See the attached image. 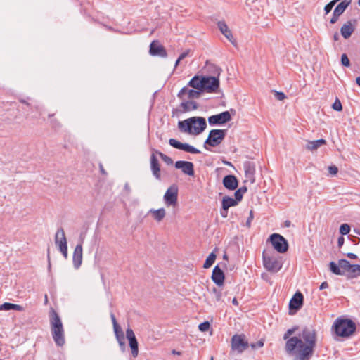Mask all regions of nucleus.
I'll return each mask as SVG.
<instances>
[{"label": "nucleus", "instance_id": "f257e3e1", "mask_svg": "<svg viewBox=\"0 0 360 360\" xmlns=\"http://www.w3.org/2000/svg\"><path fill=\"white\" fill-rule=\"evenodd\" d=\"M296 329V328H290L283 335V339L287 340L285 351L288 354L294 356L293 360H309L316 345V330L312 327H306L299 337L290 338Z\"/></svg>", "mask_w": 360, "mask_h": 360}, {"label": "nucleus", "instance_id": "f03ea898", "mask_svg": "<svg viewBox=\"0 0 360 360\" xmlns=\"http://www.w3.org/2000/svg\"><path fill=\"white\" fill-rule=\"evenodd\" d=\"M181 131L193 135L201 134L207 127L206 121L202 117H193L178 123Z\"/></svg>", "mask_w": 360, "mask_h": 360}, {"label": "nucleus", "instance_id": "7ed1b4c3", "mask_svg": "<svg viewBox=\"0 0 360 360\" xmlns=\"http://www.w3.org/2000/svg\"><path fill=\"white\" fill-rule=\"evenodd\" d=\"M51 330L53 339L58 346H63L65 344V333L62 321L58 314L52 310L51 315Z\"/></svg>", "mask_w": 360, "mask_h": 360}, {"label": "nucleus", "instance_id": "20e7f679", "mask_svg": "<svg viewBox=\"0 0 360 360\" xmlns=\"http://www.w3.org/2000/svg\"><path fill=\"white\" fill-rule=\"evenodd\" d=\"M335 333L340 337H349L356 329L355 323L349 319H338L333 326Z\"/></svg>", "mask_w": 360, "mask_h": 360}, {"label": "nucleus", "instance_id": "39448f33", "mask_svg": "<svg viewBox=\"0 0 360 360\" xmlns=\"http://www.w3.org/2000/svg\"><path fill=\"white\" fill-rule=\"evenodd\" d=\"M262 259L264 267L269 272L276 273L282 268L281 260L274 253L264 251Z\"/></svg>", "mask_w": 360, "mask_h": 360}, {"label": "nucleus", "instance_id": "423d86ee", "mask_svg": "<svg viewBox=\"0 0 360 360\" xmlns=\"http://www.w3.org/2000/svg\"><path fill=\"white\" fill-rule=\"evenodd\" d=\"M226 136V130L222 129H212L210 131L207 139L205 140L204 147L207 148L206 146L215 147L219 146L224 140Z\"/></svg>", "mask_w": 360, "mask_h": 360}, {"label": "nucleus", "instance_id": "0eeeda50", "mask_svg": "<svg viewBox=\"0 0 360 360\" xmlns=\"http://www.w3.org/2000/svg\"><path fill=\"white\" fill-rule=\"evenodd\" d=\"M215 68V73L217 76L220 75L221 69L213 66ZM205 85L203 90L207 92H214L219 86V80L218 77H204Z\"/></svg>", "mask_w": 360, "mask_h": 360}, {"label": "nucleus", "instance_id": "6e6552de", "mask_svg": "<svg viewBox=\"0 0 360 360\" xmlns=\"http://www.w3.org/2000/svg\"><path fill=\"white\" fill-rule=\"evenodd\" d=\"M55 243L65 258L68 257V245L65 231L63 228L57 230L55 234Z\"/></svg>", "mask_w": 360, "mask_h": 360}, {"label": "nucleus", "instance_id": "1a4fd4ad", "mask_svg": "<svg viewBox=\"0 0 360 360\" xmlns=\"http://www.w3.org/2000/svg\"><path fill=\"white\" fill-rule=\"evenodd\" d=\"M269 240L277 252L284 253L288 250V242L282 236L274 233L270 236Z\"/></svg>", "mask_w": 360, "mask_h": 360}, {"label": "nucleus", "instance_id": "9d476101", "mask_svg": "<svg viewBox=\"0 0 360 360\" xmlns=\"http://www.w3.org/2000/svg\"><path fill=\"white\" fill-rule=\"evenodd\" d=\"M164 201L167 207H174L177 204L178 188L176 185L171 186L164 195Z\"/></svg>", "mask_w": 360, "mask_h": 360}, {"label": "nucleus", "instance_id": "9b49d317", "mask_svg": "<svg viewBox=\"0 0 360 360\" xmlns=\"http://www.w3.org/2000/svg\"><path fill=\"white\" fill-rule=\"evenodd\" d=\"M248 347V343L245 340V336L241 335H235L231 338V348L238 353H242Z\"/></svg>", "mask_w": 360, "mask_h": 360}, {"label": "nucleus", "instance_id": "f8f14e48", "mask_svg": "<svg viewBox=\"0 0 360 360\" xmlns=\"http://www.w3.org/2000/svg\"><path fill=\"white\" fill-rule=\"evenodd\" d=\"M169 143L170 146L175 148L182 150L188 153H191L193 154L200 153V151L198 149L194 148L193 146H190L188 143H182L174 139H170L169 140Z\"/></svg>", "mask_w": 360, "mask_h": 360}, {"label": "nucleus", "instance_id": "ddd939ff", "mask_svg": "<svg viewBox=\"0 0 360 360\" xmlns=\"http://www.w3.org/2000/svg\"><path fill=\"white\" fill-rule=\"evenodd\" d=\"M126 336L129 340V346L131 349V354L135 358L139 354L138 342L133 330L128 328L126 330Z\"/></svg>", "mask_w": 360, "mask_h": 360}, {"label": "nucleus", "instance_id": "4468645a", "mask_svg": "<svg viewBox=\"0 0 360 360\" xmlns=\"http://www.w3.org/2000/svg\"><path fill=\"white\" fill-rule=\"evenodd\" d=\"M231 115L229 112L224 111L217 115H214L208 118L210 124H223L231 120Z\"/></svg>", "mask_w": 360, "mask_h": 360}, {"label": "nucleus", "instance_id": "2eb2a0df", "mask_svg": "<svg viewBox=\"0 0 360 360\" xmlns=\"http://www.w3.org/2000/svg\"><path fill=\"white\" fill-rule=\"evenodd\" d=\"M201 91L195 89H189L187 87H184L178 94V96L183 101L186 99L197 98L200 96Z\"/></svg>", "mask_w": 360, "mask_h": 360}, {"label": "nucleus", "instance_id": "dca6fc26", "mask_svg": "<svg viewBox=\"0 0 360 360\" xmlns=\"http://www.w3.org/2000/svg\"><path fill=\"white\" fill-rule=\"evenodd\" d=\"M175 167L181 169L182 172L188 176L194 175V166L191 162L179 160L175 162Z\"/></svg>", "mask_w": 360, "mask_h": 360}, {"label": "nucleus", "instance_id": "f3484780", "mask_svg": "<svg viewBox=\"0 0 360 360\" xmlns=\"http://www.w3.org/2000/svg\"><path fill=\"white\" fill-rule=\"evenodd\" d=\"M238 204V202L234 198L229 196H224L221 202L222 209L221 210V215L224 218L226 217L229 208L236 206Z\"/></svg>", "mask_w": 360, "mask_h": 360}, {"label": "nucleus", "instance_id": "a211bd4d", "mask_svg": "<svg viewBox=\"0 0 360 360\" xmlns=\"http://www.w3.org/2000/svg\"><path fill=\"white\" fill-rule=\"evenodd\" d=\"M218 28L222 34L233 44L236 45V41L233 37L231 30L224 21H219L217 23Z\"/></svg>", "mask_w": 360, "mask_h": 360}, {"label": "nucleus", "instance_id": "6ab92c4d", "mask_svg": "<svg viewBox=\"0 0 360 360\" xmlns=\"http://www.w3.org/2000/svg\"><path fill=\"white\" fill-rule=\"evenodd\" d=\"M150 53L152 56H159L163 58H165L167 56V51L164 46L156 41H154L150 44Z\"/></svg>", "mask_w": 360, "mask_h": 360}, {"label": "nucleus", "instance_id": "aec40b11", "mask_svg": "<svg viewBox=\"0 0 360 360\" xmlns=\"http://www.w3.org/2000/svg\"><path fill=\"white\" fill-rule=\"evenodd\" d=\"M83 254H82V243L77 245L74 252H73V257H72V262L73 265L75 269H79L82 263V258H83Z\"/></svg>", "mask_w": 360, "mask_h": 360}, {"label": "nucleus", "instance_id": "412c9836", "mask_svg": "<svg viewBox=\"0 0 360 360\" xmlns=\"http://www.w3.org/2000/svg\"><path fill=\"white\" fill-rule=\"evenodd\" d=\"M303 295L300 292H297L290 301V309L295 310L300 309L303 304Z\"/></svg>", "mask_w": 360, "mask_h": 360}, {"label": "nucleus", "instance_id": "4be33fe9", "mask_svg": "<svg viewBox=\"0 0 360 360\" xmlns=\"http://www.w3.org/2000/svg\"><path fill=\"white\" fill-rule=\"evenodd\" d=\"M355 21L352 22L351 20L347 21L343 24L340 28L341 35L345 39H348L355 30Z\"/></svg>", "mask_w": 360, "mask_h": 360}, {"label": "nucleus", "instance_id": "5701e85b", "mask_svg": "<svg viewBox=\"0 0 360 360\" xmlns=\"http://www.w3.org/2000/svg\"><path fill=\"white\" fill-rule=\"evenodd\" d=\"M212 279L213 282L219 286L224 284V274L223 271L218 266H216L212 271Z\"/></svg>", "mask_w": 360, "mask_h": 360}, {"label": "nucleus", "instance_id": "b1692460", "mask_svg": "<svg viewBox=\"0 0 360 360\" xmlns=\"http://www.w3.org/2000/svg\"><path fill=\"white\" fill-rule=\"evenodd\" d=\"M150 168H151L153 176L157 179H160V164H159V161L154 153H153L150 155Z\"/></svg>", "mask_w": 360, "mask_h": 360}, {"label": "nucleus", "instance_id": "393cba45", "mask_svg": "<svg viewBox=\"0 0 360 360\" xmlns=\"http://www.w3.org/2000/svg\"><path fill=\"white\" fill-rule=\"evenodd\" d=\"M148 214L151 215V217L153 219V220L158 223H160L165 219L166 216V210L163 207L159 209L153 208L148 211Z\"/></svg>", "mask_w": 360, "mask_h": 360}, {"label": "nucleus", "instance_id": "a878e982", "mask_svg": "<svg viewBox=\"0 0 360 360\" xmlns=\"http://www.w3.org/2000/svg\"><path fill=\"white\" fill-rule=\"evenodd\" d=\"M224 187L229 190L233 191L238 187L237 178L233 175H227L223 179Z\"/></svg>", "mask_w": 360, "mask_h": 360}, {"label": "nucleus", "instance_id": "bb28decb", "mask_svg": "<svg viewBox=\"0 0 360 360\" xmlns=\"http://www.w3.org/2000/svg\"><path fill=\"white\" fill-rule=\"evenodd\" d=\"M204 77L195 76L188 82V86H191L200 91H203V86L205 85Z\"/></svg>", "mask_w": 360, "mask_h": 360}, {"label": "nucleus", "instance_id": "cd10ccee", "mask_svg": "<svg viewBox=\"0 0 360 360\" xmlns=\"http://www.w3.org/2000/svg\"><path fill=\"white\" fill-rule=\"evenodd\" d=\"M244 170L245 176L252 182H254V175L255 172V166L252 162H248L244 164Z\"/></svg>", "mask_w": 360, "mask_h": 360}, {"label": "nucleus", "instance_id": "c85d7f7f", "mask_svg": "<svg viewBox=\"0 0 360 360\" xmlns=\"http://www.w3.org/2000/svg\"><path fill=\"white\" fill-rule=\"evenodd\" d=\"M326 144V141L323 139L315 141H309L306 145V148L309 150L314 151Z\"/></svg>", "mask_w": 360, "mask_h": 360}, {"label": "nucleus", "instance_id": "c756f323", "mask_svg": "<svg viewBox=\"0 0 360 360\" xmlns=\"http://www.w3.org/2000/svg\"><path fill=\"white\" fill-rule=\"evenodd\" d=\"M15 310L22 311L25 310L24 307L20 304L4 302L0 305V311Z\"/></svg>", "mask_w": 360, "mask_h": 360}, {"label": "nucleus", "instance_id": "7c9ffc66", "mask_svg": "<svg viewBox=\"0 0 360 360\" xmlns=\"http://www.w3.org/2000/svg\"><path fill=\"white\" fill-rule=\"evenodd\" d=\"M116 339L121 347H124V336L121 328L119 326L113 328Z\"/></svg>", "mask_w": 360, "mask_h": 360}, {"label": "nucleus", "instance_id": "2f4dec72", "mask_svg": "<svg viewBox=\"0 0 360 360\" xmlns=\"http://www.w3.org/2000/svg\"><path fill=\"white\" fill-rule=\"evenodd\" d=\"M351 0H344L343 1L340 2L335 8L334 12H335V14H339L340 15H342L344 11L346 10L347 6L350 4Z\"/></svg>", "mask_w": 360, "mask_h": 360}, {"label": "nucleus", "instance_id": "473e14b6", "mask_svg": "<svg viewBox=\"0 0 360 360\" xmlns=\"http://www.w3.org/2000/svg\"><path fill=\"white\" fill-rule=\"evenodd\" d=\"M181 105L184 111H190L197 108V104L193 101H184Z\"/></svg>", "mask_w": 360, "mask_h": 360}, {"label": "nucleus", "instance_id": "72a5a7b5", "mask_svg": "<svg viewBox=\"0 0 360 360\" xmlns=\"http://www.w3.org/2000/svg\"><path fill=\"white\" fill-rule=\"evenodd\" d=\"M351 278H356L360 276V265L352 264L350 269L348 272Z\"/></svg>", "mask_w": 360, "mask_h": 360}, {"label": "nucleus", "instance_id": "f704fd0d", "mask_svg": "<svg viewBox=\"0 0 360 360\" xmlns=\"http://www.w3.org/2000/svg\"><path fill=\"white\" fill-rule=\"evenodd\" d=\"M216 257L217 256H216L215 253L211 252L207 257V259L203 264V267L205 269L210 268L214 264V262L216 259Z\"/></svg>", "mask_w": 360, "mask_h": 360}, {"label": "nucleus", "instance_id": "c9c22d12", "mask_svg": "<svg viewBox=\"0 0 360 360\" xmlns=\"http://www.w3.org/2000/svg\"><path fill=\"white\" fill-rule=\"evenodd\" d=\"M330 270L336 275H342L343 271L340 269L339 264L338 265L334 262H330L329 264Z\"/></svg>", "mask_w": 360, "mask_h": 360}, {"label": "nucleus", "instance_id": "e433bc0d", "mask_svg": "<svg viewBox=\"0 0 360 360\" xmlns=\"http://www.w3.org/2000/svg\"><path fill=\"white\" fill-rule=\"evenodd\" d=\"M192 55L193 51L191 49H186V51L182 52L175 63V67H176L179 64L181 60H182L183 59L188 56H192Z\"/></svg>", "mask_w": 360, "mask_h": 360}, {"label": "nucleus", "instance_id": "4c0bfd02", "mask_svg": "<svg viewBox=\"0 0 360 360\" xmlns=\"http://www.w3.org/2000/svg\"><path fill=\"white\" fill-rule=\"evenodd\" d=\"M338 264L340 269L349 272L352 264L346 259H340L338 261Z\"/></svg>", "mask_w": 360, "mask_h": 360}, {"label": "nucleus", "instance_id": "58836bf2", "mask_svg": "<svg viewBox=\"0 0 360 360\" xmlns=\"http://www.w3.org/2000/svg\"><path fill=\"white\" fill-rule=\"evenodd\" d=\"M155 153H158L161 159L167 165H172L173 163V160L169 156L165 155L164 153L159 152L158 150H155Z\"/></svg>", "mask_w": 360, "mask_h": 360}, {"label": "nucleus", "instance_id": "ea45409f", "mask_svg": "<svg viewBox=\"0 0 360 360\" xmlns=\"http://www.w3.org/2000/svg\"><path fill=\"white\" fill-rule=\"evenodd\" d=\"M350 231V226L347 224H342L340 227V233L342 235H347Z\"/></svg>", "mask_w": 360, "mask_h": 360}, {"label": "nucleus", "instance_id": "a19ab883", "mask_svg": "<svg viewBox=\"0 0 360 360\" xmlns=\"http://www.w3.org/2000/svg\"><path fill=\"white\" fill-rule=\"evenodd\" d=\"M339 0H333L331 1L330 3H328L327 5H326L325 8H324V10H325V12H326V14H328L329 13L333 7L335 6V4Z\"/></svg>", "mask_w": 360, "mask_h": 360}, {"label": "nucleus", "instance_id": "79ce46f5", "mask_svg": "<svg viewBox=\"0 0 360 360\" xmlns=\"http://www.w3.org/2000/svg\"><path fill=\"white\" fill-rule=\"evenodd\" d=\"M210 324L208 321H205L198 326V328L202 332L207 331L210 329Z\"/></svg>", "mask_w": 360, "mask_h": 360}, {"label": "nucleus", "instance_id": "37998d69", "mask_svg": "<svg viewBox=\"0 0 360 360\" xmlns=\"http://www.w3.org/2000/svg\"><path fill=\"white\" fill-rule=\"evenodd\" d=\"M341 63L345 67H349L350 65L349 60L345 53H343L341 56Z\"/></svg>", "mask_w": 360, "mask_h": 360}, {"label": "nucleus", "instance_id": "c03bdc74", "mask_svg": "<svg viewBox=\"0 0 360 360\" xmlns=\"http://www.w3.org/2000/svg\"><path fill=\"white\" fill-rule=\"evenodd\" d=\"M333 108L336 111H340L342 109V104L339 100H336L333 104Z\"/></svg>", "mask_w": 360, "mask_h": 360}, {"label": "nucleus", "instance_id": "a18cd8bd", "mask_svg": "<svg viewBox=\"0 0 360 360\" xmlns=\"http://www.w3.org/2000/svg\"><path fill=\"white\" fill-rule=\"evenodd\" d=\"M328 172L333 176L336 175L338 172V168L335 165L329 166L328 167Z\"/></svg>", "mask_w": 360, "mask_h": 360}, {"label": "nucleus", "instance_id": "49530a36", "mask_svg": "<svg viewBox=\"0 0 360 360\" xmlns=\"http://www.w3.org/2000/svg\"><path fill=\"white\" fill-rule=\"evenodd\" d=\"M274 96L276 98L278 101H283L286 98L285 95L283 92H279L276 91H274Z\"/></svg>", "mask_w": 360, "mask_h": 360}, {"label": "nucleus", "instance_id": "de8ad7c7", "mask_svg": "<svg viewBox=\"0 0 360 360\" xmlns=\"http://www.w3.org/2000/svg\"><path fill=\"white\" fill-rule=\"evenodd\" d=\"M212 292L214 295L215 301H219L221 297V292L219 290H217L216 288H214Z\"/></svg>", "mask_w": 360, "mask_h": 360}, {"label": "nucleus", "instance_id": "09e8293b", "mask_svg": "<svg viewBox=\"0 0 360 360\" xmlns=\"http://www.w3.org/2000/svg\"><path fill=\"white\" fill-rule=\"evenodd\" d=\"M234 199L237 200L238 202H239L242 200L243 194L241 193L240 191L237 190L234 193Z\"/></svg>", "mask_w": 360, "mask_h": 360}, {"label": "nucleus", "instance_id": "8fccbe9b", "mask_svg": "<svg viewBox=\"0 0 360 360\" xmlns=\"http://www.w3.org/2000/svg\"><path fill=\"white\" fill-rule=\"evenodd\" d=\"M252 219H253V213H252V211L251 210L250 212V216L246 221L247 226H248V227L250 226Z\"/></svg>", "mask_w": 360, "mask_h": 360}, {"label": "nucleus", "instance_id": "3c124183", "mask_svg": "<svg viewBox=\"0 0 360 360\" xmlns=\"http://www.w3.org/2000/svg\"><path fill=\"white\" fill-rule=\"evenodd\" d=\"M263 346H264V340H259L256 344L251 345V347L252 348L262 347Z\"/></svg>", "mask_w": 360, "mask_h": 360}, {"label": "nucleus", "instance_id": "603ef678", "mask_svg": "<svg viewBox=\"0 0 360 360\" xmlns=\"http://www.w3.org/2000/svg\"><path fill=\"white\" fill-rule=\"evenodd\" d=\"M339 16H340L339 14L336 15L335 12L333 11V17L330 19V23H332V24L335 23L338 21Z\"/></svg>", "mask_w": 360, "mask_h": 360}, {"label": "nucleus", "instance_id": "864d4df0", "mask_svg": "<svg viewBox=\"0 0 360 360\" xmlns=\"http://www.w3.org/2000/svg\"><path fill=\"white\" fill-rule=\"evenodd\" d=\"M110 318H111V320H112V324H113V328L119 326V325H118V323L117 322L116 318H115V315L113 314H111Z\"/></svg>", "mask_w": 360, "mask_h": 360}, {"label": "nucleus", "instance_id": "5fc2aeb1", "mask_svg": "<svg viewBox=\"0 0 360 360\" xmlns=\"http://www.w3.org/2000/svg\"><path fill=\"white\" fill-rule=\"evenodd\" d=\"M328 287V283H327L326 281H325V282H323V283L321 284V285H320V287H319V289H320V290H323V289L327 288Z\"/></svg>", "mask_w": 360, "mask_h": 360}, {"label": "nucleus", "instance_id": "6e6d98bb", "mask_svg": "<svg viewBox=\"0 0 360 360\" xmlns=\"http://www.w3.org/2000/svg\"><path fill=\"white\" fill-rule=\"evenodd\" d=\"M345 239L343 237H340L338 240V245L339 247H341L344 243Z\"/></svg>", "mask_w": 360, "mask_h": 360}, {"label": "nucleus", "instance_id": "4d7b16f0", "mask_svg": "<svg viewBox=\"0 0 360 360\" xmlns=\"http://www.w3.org/2000/svg\"><path fill=\"white\" fill-rule=\"evenodd\" d=\"M347 256L350 259H356L357 256L354 253H347Z\"/></svg>", "mask_w": 360, "mask_h": 360}, {"label": "nucleus", "instance_id": "13d9d810", "mask_svg": "<svg viewBox=\"0 0 360 360\" xmlns=\"http://www.w3.org/2000/svg\"><path fill=\"white\" fill-rule=\"evenodd\" d=\"M124 188L127 193H129L131 191V188L128 183H126L124 184Z\"/></svg>", "mask_w": 360, "mask_h": 360}, {"label": "nucleus", "instance_id": "bf43d9fd", "mask_svg": "<svg viewBox=\"0 0 360 360\" xmlns=\"http://www.w3.org/2000/svg\"><path fill=\"white\" fill-rule=\"evenodd\" d=\"M238 191H241V193L244 195V193L247 191V188L243 186L238 189Z\"/></svg>", "mask_w": 360, "mask_h": 360}, {"label": "nucleus", "instance_id": "052dcab7", "mask_svg": "<svg viewBox=\"0 0 360 360\" xmlns=\"http://www.w3.org/2000/svg\"><path fill=\"white\" fill-rule=\"evenodd\" d=\"M232 303L234 304V305H238V302L236 300V298H233V300H232Z\"/></svg>", "mask_w": 360, "mask_h": 360}, {"label": "nucleus", "instance_id": "680f3d73", "mask_svg": "<svg viewBox=\"0 0 360 360\" xmlns=\"http://www.w3.org/2000/svg\"><path fill=\"white\" fill-rule=\"evenodd\" d=\"M356 82L360 86V77H356Z\"/></svg>", "mask_w": 360, "mask_h": 360}, {"label": "nucleus", "instance_id": "e2e57ef3", "mask_svg": "<svg viewBox=\"0 0 360 360\" xmlns=\"http://www.w3.org/2000/svg\"><path fill=\"white\" fill-rule=\"evenodd\" d=\"M338 39H339L338 34L337 33H336V34H334V39H335V41H338Z\"/></svg>", "mask_w": 360, "mask_h": 360}, {"label": "nucleus", "instance_id": "0e129e2a", "mask_svg": "<svg viewBox=\"0 0 360 360\" xmlns=\"http://www.w3.org/2000/svg\"><path fill=\"white\" fill-rule=\"evenodd\" d=\"M101 167V172H102L103 174H105V171H104V169H103V166H102V165H101V167Z\"/></svg>", "mask_w": 360, "mask_h": 360}, {"label": "nucleus", "instance_id": "69168bd1", "mask_svg": "<svg viewBox=\"0 0 360 360\" xmlns=\"http://www.w3.org/2000/svg\"><path fill=\"white\" fill-rule=\"evenodd\" d=\"M290 222L289 221H285V226H290Z\"/></svg>", "mask_w": 360, "mask_h": 360}, {"label": "nucleus", "instance_id": "338daca9", "mask_svg": "<svg viewBox=\"0 0 360 360\" xmlns=\"http://www.w3.org/2000/svg\"><path fill=\"white\" fill-rule=\"evenodd\" d=\"M358 4L360 6V0L358 1Z\"/></svg>", "mask_w": 360, "mask_h": 360}, {"label": "nucleus", "instance_id": "774afa93", "mask_svg": "<svg viewBox=\"0 0 360 360\" xmlns=\"http://www.w3.org/2000/svg\"><path fill=\"white\" fill-rule=\"evenodd\" d=\"M210 360H213V358L212 357Z\"/></svg>", "mask_w": 360, "mask_h": 360}]
</instances>
